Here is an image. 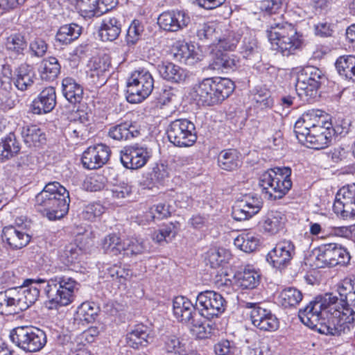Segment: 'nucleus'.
<instances>
[{
	"instance_id": "nucleus-38",
	"label": "nucleus",
	"mask_w": 355,
	"mask_h": 355,
	"mask_svg": "<svg viewBox=\"0 0 355 355\" xmlns=\"http://www.w3.org/2000/svg\"><path fill=\"white\" fill-rule=\"evenodd\" d=\"M82 28L76 24H65L60 27L55 35V41L67 45L79 37Z\"/></svg>"
},
{
	"instance_id": "nucleus-25",
	"label": "nucleus",
	"mask_w": 355,
	"mask_h": 355,
	"mask_svg": "<svg viewBox=\"0 0 355 355\" xmlns=\"http://www.w3.org/2000/svg\"><path fill=\"white\" fill-rule=\"evenodd\" d=\"M318 119H324L315 114L314 111L304 114L295 123L294 132L297 139L301 141H306L307 137L313 128H318Z\"/></svg>"
},
{
	"instance_id": "nucleus-17",
	"label": "nucleus",
	"mask_w": 355,
	"mask_h": 355,
	"mask_svg": "<svg viewBox=\"0 0 355 355\" xmlns=\"http://www.w3.org/2000/svg\"><path fill=\"white\" fill-rule=\"evenodd\" d=\"M318 128L311 130V133L306 137V140L300 143L307 148L315 150L323 149L329 146L331 141V122L325 119H318Z\"/></svg>"
},
{
	"instance_id": "nucleus-12",
	"label": "nucleus",
	"mask_w": 355,
	"mask_h": 355,
	"mask_svg": "<svg viewBox=\"0 0 355 355\" xmlns=\"http://www.w3.org/2000/svg\"><path fill=\"white\" fill-rule=\"evenodd\" d=\"M349 260L347 249L337 243H327L318 248L315 265L317 268L334 267L347 264Z\"/></svg>"
},
{
	"instance_id": "nucleus-20",
	"label": "nucleus",
	"mask_w": 355,
	"mask_h": 355,
	"mask_svg": "<svg viewBox=\"0 0 355 355\" xmlns=\"http://www.w3.org/2000/svg\"><path fill=\"white\" fill-rule=\"evenodd\" d=\"M150 157V152L143 146H132L121 151V162L124 167L138 169L143 167Z\"/></svg>"
},
{
	"instance_id": "nucleus-57",
	"label": "nucleus",
	"mask_w": 355,
	"mask_h": 355,
	"mask_svg": "<svg viewBox=\"0 0 355 355\" xmlns=\"http://www.w3.org/2000/svg\"><path fill=\"white\" fill-rule=\"evenodd\" d=\"M12 90L11 78H2L0 80V100L10 107L14 106V101L11 100Z\"/></svg>"
},
{
	"instance_id": "nucleus-56",
	"label": "nucleus",
	"mask_w": 355,
	"mask_h": 355,
	"mask_svg": "<svg viewBox=\"0 0 355 355\" xmlns=\"http://www.w3.org/2000/svg\"><path fill=\"white\" fill-rule=\"evenodd\" d=\"M193 334L196 335L200 339H205L210 337L214 330L213 326L207 322H196L193 320V323L188 325Z\"/></svg>"
},
{
	"instance_id": "nucleus-49",
	"label": "nucleus",
	"mask_w": 355,
	"mask_h": 355,
	"mask_svg": "<svg viewBox=\"0 0 355 355\" xmlns=\"http://www.w3.org/2000/svg\"><path fill=\"white\" fill-rule=\"evenodd\" d=\"M83 256L82 249L75 243L65 246L60 254L61 261L66 266H72L79 263Z\"/></svg>"
},
{
	"instance_id": "nucleus-30",
	"label": "nucleus",
	"mask_w": 355,
	"mask_h": 355,
	"mask_svg": "<svg viewBox=\"0 0 355 355\" xmlns=\"http://www.w3.org/2000/svg\"><path fill=\"white\" fill-rule=\"evenodd\" d=\"M235 282L243 289H253L260 282V275L252 266H248L242 271L234 275Z\"/></svg>"
},
{
	"instance_id": "nucleus-43",
	"label": "nucleus",
	"mask_w": 355,
	"mask_h": 355,
	"mask_svg": "<svg viewBox=\"0 0 355 355\" xmlns=\"http://www.w3.org/2000/svg\"><path fill=\"white\" fill-rule=\"evenodd\" d=\"M111 66L110 60L108 55H104L102 57L96 58L94 60L92 66L91 76L98 78V84L102 85L106 80V73L109 71Z\"/></svg>"
},
{
	"instance_id": "nucleus-13",
	"label": "nucleus",
	"mask_w": 355,
	"mask_h": 355,
	"mask_svg": "<svg viewBox=\"0 0 355 355\" xmlns=\"http://www.w3.org/2000/svg\"><path fill=\"white\" fill-rule=\"evenodd\" d=\"M245 307L251 309L250 319L254 327L263 331H275L279 328V320L270 310L252 302H247Z\"/></svg>"
},
{
	"instance_id": "nucleus-32",
	"label": "nucleus",
	"mask_w": 355,
	"mask_h": 355,
	"mask_svg": "<svg viewBox=\"0 0 355 355\" xmlns=\"http://www.w3.org/2000/svg\"><path fill=\"white\" fill-rule=\"evenodd\" d=\"M61 66L55 57L50 56L43 59L39 64L38 71L42 80H54L60 73Z\"/></svg>"
},
{
	"instance_id": "nucleus-29",
	"label": "nucleus",
	"mask_w": 355,
	"mask_h": 355,
	"mask_svg": "<svg viewBox=\"0 0 355 355\" xmlns=\"http://www.w3.org/2000/svg\"><path fill=\"white\" fill-rule=\"evenodd\" d=\"M21 150V144L13 132L0 140V162H4L16 157Z\"/></svg>"
},
{
	"instance_id": "nucleus-14",
	"label": "nucleus",
	"mask_w": 355,
	"mask_h": 355,
	"mask_svg": "<svg viewBox=\"0 0 355 355\" xmlns=\"http://www.w3.org/2000/svg\"><path fill=\"white\" fill-rule=\"evenodd\" d=\"M333 209L338 216L345 220L355 217V184L344 186L339 189Z\"/></svg>"
},
{
	"instance_id": "nucleus-7",
	"label": "nucleus",
	"mask_w": 355,
	"mask_h": 355,
	"mask_svg": "<svg viewBox=\"0 0 355 355\" xmlns=\"http://www.w3.org/2000/svg\"><path fill=\"white\" fill-rule=\"evenodd\" d=\"M326 80L325 74L320 69L307 66L297 73L295 90L300 98L309 101L319 96V89Z\"/></svg>"
},
{
	"instance_id": "nucleus-45",
	"label": "nucleus",
	"mask_w": 355,
	"mask_h": 355,
	"mask_svg": "<svg viewBox=\"0 0 355 355\" xmlns=\"http://www.w3.org/2000/svg\"><path fill=\"white\" fill-rule=\"evenodd\" d=\"M12 288H9L4 292H0V314L11 315L18 313Z\"/></svg>"
},
{
	"instance_id": "nucleus-11",
	"label": "nucleus",
	"mask_w": 355,
	"mask_h": 355,
	"mask_svg": "<svg viewBox=\"0 0 355 355\" xmlns=\"http://www.w3.org/2000/svg\"><path fill=\"white\" fill-rule=\"evenodd\" d=\"M226 306L227 302L222 295L213 291L201 292L196 297V306L199 313L208 320L220 315Z\"/></svg>"
},
{
	"instance_id": "nucleus-44",
	"label": "nucleus",
	"mask_w": 355,
	"mask_h": 355,
	"mask_svg": "<svg viewBox=\"0 0 355 355\" xmlns=\"http://www.w3.org/2000/svg\"><path fill=\"white\" fill-rule=\"evenodd\" d=\"M105 275L107 277H110L119 288H125L127 282L132 276L129 269L117 265L108 266Z\"/></svg>"
},
{
	"instance_id": "nucleus-8",
	"label": "nucleus",
	"mask_w": 355,
	"mask_h": 355,
	"mask_svg": "<svg viewBox=\"0 0 355 355\" xmlns=\"http://www.w3.org/2000/svg\"><path fill=\"white\" fill-rule=\"evenodd\" d=\"M11 341L21 350L35 353L44 348L47 342L45 332L33 326H19L10 331Z\"/></svg>"
},
{
	"instance_id": "nucleus-22",
	"label": "nucleus",
	"mask_w": 355,
	"mask_h": 355,
	"mask_svg": "<svg viewBox=\"0 0 355 355\" xmlns=\"http://www.w3.org/2000/svg\"><path fill=\"white\" fill-rule=\"evenodd\" d=\"M56 105V93L53 87L43 89L31 104V111L35 114L51 112Z\"/></svg>"
},
{
	"instance_id": "nucleus-24",
	"label": "nucleus",
	"mask_w": 355,
	"mask_h": 355,
	"mask_svg": "<svg viewBox=\"0 0 355 355\" xmlns=\"http://www.w3.org/2000/svg\"><path fill=\"white\" fill-rule=\"evenodd\" d=\"M2 239L10 247L17 250L25 247L31 241V236L22 226H7L3 229Z\"/></svg>"
},
{
	"instance_id": "nucleus-16",
	"label": "nucleus",
	"mask_w": 355,
	"mask_h": 355,
	"mask_svg": "<svg viewBox=\"0 0 355 355\" xmlns=\"http://www.w3.org/2000/svg\"><path fill=\"white\" fill-rule=\"evenodd\" d=\"M295 254V246L291 241H282L266 255L267 262L273 268L282 270L286 268Z\"/></svg>"
},
{
	"instance_id": "nucleus-36",
	"label": "nucleus",
	"mask_w": 355,
	"mask_h": 355,
	"mask_svg": "<svg viewBox=\"0 0 355 355\" xmlns=\"http://www.w3.org/2000/svg\"><path fill=\"white\" fill-rule=\"evenodd\" d=\"M341 306L355 307V281L350 279H344L338 286Z\"/></svg>"
},
{
	"instance_id": "nucleus-18",
	"label": "nucleus",
	"mask_w": 355,
	"mask_h": 355,
	"mask_svg": "<svg viewBox=\"0 0 355 355\" xmlns=\"http://www.w3.org/2000/svg\"><path fill=\"white\" fill-rule=\"evenodd\" d=\"M111 150L103 144L88 147L81 158L84 168L89 170L97 169L105 164L110 159Z\"/></svg>"
},
{
	"instance_id": "nucleus-60",
	"label": "nucleus",
	"mask_w": 355,
	"mask_h": 355,
	"mask_svg": "<svg viewBox=\"0 0 355 355\" xmlns=\"http://www.w3.org/2000/svg\"><path fill=\"white\" fill-rule=\"evenodd\" d=\"M105 178L101 174H94L87 178L85 181V186L89 191H98L105 187Z\"/></svg>"
},
{
	"instance_id": "nucleus-64",
	"label": "nucleus",
	"mask_w": 355,
	"mask_h": 355,
	"mask_svg": "<svg viewBox=\"0 0 355 355\" xmlns=\"http://www.w3.org/2000/svg\"><path fill=\"white\" fill-rule=\"evenodd\" d=\"M112 196L115 198H125L130 196L132 193V186L125 182L114 185L111 189Z\"/></svg>"
},
{
	"instance_id": "nucleus-41",
	"label": "nucleus",
	"mask_w": 355,
	"mask_h": 355,
	"mask_svg": "<svg viewBox=\"0 0 355 355\" xmlns=\"http://www.w3.org/2000/svg\"><path fill=\"white\" fill-rule=\"evenodd\" d=\"M21 134L24 141L28 146H37L46 141L45 134L35 125L23 127Z\"/></svg>"
},
{
	"instance_id": "nucleus-31",
	"label": "nucleus",
	"mask_w": 355,
	"mask_h": 355,
	"mask_svg": "<svg viewBox=\"0 0 355 355\" xmlns=\"http://www.w3.org/2000/svg\"><path fill=\"white\" fill-rule=\"evenodd\" d=\"M238 63L239 60L235 55L217 51L213 55L209 67L213 70L227 72L235 70L237 68Z\"/></svg>"
},
{
	"instance_id": "nucleus-9",
	"label": "nucleus",
	"mask_w": 355,
	"mask_h": 355,
	"mask_svg": "<svg viewBox=\"0 0 355 355\" xmlns=\"http://www.w3.org/2000/svg\"><path fill=\"white\" fill-rule=\"evenodd\" d=\"M154 80L151 73L145 69L132 73L127 81L126 98L131 103H141L153 92Z\"/></svg>"
},
{
	"instance_id": "nucleus-5",
	"label": "nucleus",
	"mask_w": 355,
	"mask_h": 355,
	"mask_svg": "<svg viewBox=\"0 0 355 355\" xmlns=\"http://www.w3.org/2000/svg\"><path fill=\"white\" fill-rule=\"evenodd\" d=\"M37 282L42 284L41 286L49 300L50 309H57L71 303L74 291L78 289V286L74 279L64 275H55L49 279L37 278Z\"/></svg>"
},
{
	"instance_id": "nucleus-46",
	"label": "nucleus",
	"mask_w": 355,
	"mask_h": 355,
	"mask_svg": "<svg viewBox=\"0 0 355 355\" xmlns=\"http://www.w3.org/2000/svg\"><path fill=\"white\" fill-rule=\"evenodd\" d=\"M98 307L94 302H83L78 306L76 314V320L87 324L93 322L97 316Z\"/></svg>"
},
{
	"instance_id": "nucleus-33",
	"label": "nucleus",
	"mask_w": 355,
	"mask_h": 355,
	"mask_svg": "<svg viewBox=\"0 0 355 355\" xmlns=\"http://www.w3.org/2000/svg\"><path fill=\"white\" fill-rule=\"evenodd\" d=\"M157 71L164 79L173 83H180L187 78L185 71L172 62H162L157 65Z\"/></svg>"
},
{
	"instance_id": "nucleus-34",
	"label": "nucleus",
	"mask_w": 355,
	"mask_h": 355,
	"mask_svg": "<svg viewBox=\"0 0 355 355\" xmlns=\"http://www.w3.org/2000/svg\"><path fill=\"white\" fill-rule=\"evenodd\" d=\"M240 153L235 149L222 150L218 156V166L225 171H232L241 165Z\"/></svg>"
},
{
	"instance_id": "nucleus-51",
	"label": "nucleus",
	"mask_w": 355,
	"mask_h": 355,
	"mask_svg": "<svg viewBox=\"0 0 355 355\" xmlns=\"http://www.w3.org/2000/svg\"><path fill=\"white\" fill-rule=\"evenodd\" d=\"M26 47L27 42L20 33L12 34L6 40V48L12 55H24Z\"/></svg>"
},
{
	"instance_id": "nucleus-37",
	"label": "nucleus",
	"mask_w": 355,
	"mask_h": 355,
	"mask_svg": "<svg viewBox=\"0 0 355 355\" xmlns=\"http://www.w3.org/2000/svg\"><path fill=\"white\" fill-rule=\"evenodd\" d=\"M15 87L21 91L28 89L34 83L35 73L31 66L21 64L16 70Z\"/></svg>"
},
{
	"instance_id": "nucleus-39",
	"label": "nucleus",
	"mask_w": 355,
	"mask_h": 355,
	"mask_svg": "<svg viewBox=\"0 0 355 355\" xmlns=\"http://www.w3.org/2000/svg\"><path fill=\"white\" fill-rule=\"evenodd\" d=\"M285 222L284 214L278 211H270L264 216L262 227L265 232L275 234L283 228Z\"/></svg>"
},
{
	"instance_id": "nucleus-52",
	"label": "nucleus",
	"mask_w": 355,
	"mask_h": 355,
	"mask_svg": "<svg viewBox=\"0 0 355 355\" xmlns=\"http://www.w3.org/2000/svg\"><path fill=\"white\" fill-rule=\"evenodd\" d=\"M279 297L282 304L286 307L296 306L302 301L303 297L302 292L293 287L284 289Z\"/></svg>"
},
{
	"instance_id": "nucleus-28",
	"label": "nucleus",
	"mask_w": 355,
	"mask_h": 355,
	"mask_svg": "<svg viewBox=\"0 0 355 355\" xmlns=\"http://www.w3.org/2000/svg\"><path fill=\"white\" fill-rule=\"evenodd\" d=\"M151 329L143 324H137L134 329L126 336L127 345L132 348L138 349L139 347L146 346L153 341L150 336Z\"/></svg>"
},
{
	"instance_id": "nucleus-47",
	"label": "nucleus",
	"mask_w": 355,
	"mask_h": 355,
	"mask_svg": "<svg viewBox=\"0 0 355 355\" xmlns=\"http://www.w3.org/2000/svg\"><path fill=\"white\" fill-rule=\"evenodd\" d=\"M234 245L245 252H254L259 245V239L252 233L242 234L238 236L234 242Z\"/></svg>"
},
{
	"instance_id": "nucleus-54",
	"label": "nucleus",
	"mask_w": 355,
	"mask_h": 355,
	"mask_svg": "<svg viewBox=\"0 0 355 355\" xmlns=\"http://www.w3.org/2000/svg\"><path fill=\"white\" fill-rule=\"evenodd\" d=\"M144 32V27L138 20H133L127 31L125 42L128 46L135 45L141 37Z\"/></svg>"
},
{
	"instance_id": "nucleus-59",
	"label": "nucleus",
	"mask_w": 355,
	"mask_h": 355,
	"mask_svg": "<svg viewBox=\"0 0 355 355\" xmlns=\"http://www.w3.org/2000/svg\"><path fill=\"white\" fill-rule=\"evenodd\" d=\"M236 349L234 343L227 339L219 340L214 346V351L216 355H232Z\"/></svg>"
},
{
	"instance_id": "nucleus-15",
	"label": "nucleus",
	"mask_w": 355,
	"mask_h": 355,
	"mask_svg": "<svg viewBox=\"0 0 355 355\" xmlns=\"http://www.w3.org/2000/svg\"><path fill=\"white\" fill-rule=\"evenodd\" d=\"M37 279H26L21 286L12 288L19 311L26 310L38 300L42 284L37 283Z\"/></svg>"
},
{
	"instance_id": "nucleus-50",
	"label": "nucleus",
	"mask_w": 355,
	"mask_h": 355,
	"mask_svg": "<svg viewBox=\"0 0 355 355\" xmlns=\"http://www.w3.org/2000/svg\"><path fill=\"white\" fill-rule=\"evenodd\" d=\"M123 242L115 234H110L105 236L101 241V247L104 252L112 255H118L123 252Z\"/></svg>"
},
{
	"instance_id": "nucleus-1",
	"label": "nucleus",
	"mask_w": 355,
	"mask_h": 355,
	"mask_svg": "<svg viewBox=\"0 0 355 355\" xmlns=\"http://www.w3.org/2000/svg\"><path fill=\"white\" fill-rule=\"evenodd\" d=\"M338 300L332 293L318 295L299 310L298 316L303 324L320 334L349 335L355 328V311L347 306H338Z\"/></svg>"
},
{
	"instance_id": "nucleus-2",
	"label": "nucleus",
	"mask_w": 355,
	"mask_h": 355,
	"mask_svg": "<svg viewBox=\"0 0 355 355\" xmlns=\"http://www.w3.org/2000/svg\"><path fill=\"white\" fill-rule=\"evenodd\" d=\"M35 207L51 220L64 217L69 208V193L58 182H51L36 195Z\"/></svg>"
},
{
	"instance_id": "nucleus-35",
	"label": "nucleus",
	"mask_w": 355,
	"mask_h": 355,
	"mask_svg": "<svg viewBox=\"0 0 355 355\" xmlns=\"http://www.w3.org/2000/svg\"><path fill=\"white\" fill-rule=\"evenodd\" d=\"M62 88L63 96L71 103H80L83 99V89L72 78H64L62 82Z\"/></svg>"
},
{
	"instance_id": "nucleus-62",
	"label": "nucleus",
	"mask_w": 355,
	"mask_h": 355,
	"mask_svg": "<svg viewBox=\"0 0 355 355\" xmlns=\"http://www.w3.org/2000/svg\"><path fill=\"white\" fill-rule=\"evenodd\" d=\"M225 250L223 248L210 249L207 252V259L211 268H216L225 261Z\"/></svg>"
},
{
	"instance_id": "nucleus-27",
	"label": "nucleus",
	"mask_w": 355,
	"mask_h": 355,
	"mask_svg": "<svg viewBox=\"0 0 355 355\" xmlns=\"http://www.w3.org/2000/svg\"><path fill=\"white\" fill-rule=\"evenodd\" d=\"M140 135V129L136 124L130 121H123L112 125L108 130V136L112 139L119 141L130 140Z\"/></svg>"
},
{
	"instance_id": "nucleus-55",
	"label": "nucleus",
	"mask_w": 355,
	"mask_h": 355,
	"mask_svg": "<svg viewBox=\"0 0 355 355\" xmlns=\"http://www.w3.org/2000/svg\"><path fill=\"white\" fill-rule=\"evenodd\" d=\"M164 349L167 353L178 354L182 355L185 352L184 345L182 344L179 338L175 335H165L163 337Z\"/></svg>"
},
{
	"instance_id": "nucleus-42",
	"label": "nucleus",
	"mask_w": 355,
	"mask_h": 355,
	"mask_svg": "<svg viewBox=\"0 0 355 355\" xmlns=\"http://www.w3.org/2000/svg\"><path fill=\"white\" fill-rule=\"evenodd\" d=\"M239 49L243 58L253 60L259 59L260 57L257 41L254 36L248 33L243 37Z\"/></svg>"
},
{
	"instance_id": "nucleus-53",
	"label": "nucleus",
	"mask_w": 355,
	"mask_h": 355,
	"mask_svg": "<svg viewBox=\"0 0 355 355\" xmlns=\"http://www.w3.org/2000/svg\"><path fill=\"white\" fill-rule=\"evenodd\" d=\"M179 223H170L165 225L158 230L155 231L152 234V239L153 241L158 243H161L162 241H167V238L170 239L175 237L177 234V229Z\"/></svg>"
},
{
	"instance_id": "nucleus-4",
	"label": "nucleus",
	"mask_w": 355,
	"mask_h": 355,
	"mask_svg": "<svg viewBox=\"0 0 355 355\" xmlns=\"http://www.w3.org/2000/svg\"><path fill=\"white\" fill-rule=\"evenodd\" d=\"M266 35L272 49L284 56L295 54L302 44V36L295 26L285 21H271L268 25Z\"/></svg>"
},
{
	"instance_id": "nucleus-61",
	"label": "nucleus",
	"mask_w": 355,
	"mask_h": 355,
	"mask_svg": "<svg viewBox=\"0 0 355 355\" xmlns=\"http://www.w3.org/2000/svg\"><path fill=\"white\" fill-rule=\"evenodd\" d=\"M197 36L200 40H209L212 44L217 40L214 26L210 24H202L197 31Z\"/></svg>"
},
{
	"instance_id": "nucleus-21",
	"label": "nucleus",
	"mask_w": 355,
	"mask_h": 355,
	"mask_svg": "<svg viewBox=\"0 0 355 355\" xmlns=\"http://www.w3.org/2000/svg\"><path fill=\"white\" fill-rule=\"evenodd\" d=\"M261 202L258 198L245 197L238 200L232 207V216L237 221L248 220L261 209Z\"/></svg>"
},
{
	"instance_id": "nucleus-19",
	"label": "nucleus",
	"mask_w": 355,
	"mask_h": 355,
	"mask_svg": "<svg viewBox=\"0 0 355 355\" xmlns=\"http://www.w3.org/2000/svg\"><path fill=\"white\" fill-rule=\"evenodd\" d=\"M189 14L184 10H173L164 12L157 18L159 27L168 32H177L186 28L190 23Z\"/></svg>"
},
{
	"instance_id": "nucleus-48",
	"label": "nucleus",
	"mask_w": 355,
	"mask_h": 355,
	"mask_svg": "<svg viewBox=\"0 0 355 355\" xmlns=\"http://www.w3.org/2000/svg\"><path fill=\"white\" fill-rule=\"evenodd\" d=\"M98 0H76V8L84 18L99 17L103 12L98 10Z\"/></svg>"
},
{
	"instance_id": "nucleus-6",
	"label": "nucleus",
	"mask_w": 355,
	"mask_h": 355,
	"mask_svg": "<svg viewBox=\"0 0 355 355\" xmlns=\"http://www.w3.org/2000/svg\"><path fill=\"white\" fill-rule=\"evenodd\" d=\"M291 169L289 167H276L261 174L259 185L268 199H280L292 187Z\"/></svg>"
},
{
	"instance_id": "nucleus-58",
	"label": "nucleus",
	"mask_w": 355,
	"mask_h": 355,
	"mask_svg": "<svg viewBox=\"0 0 355 355\" xmlns=\"http://www.w3.org/2000/svg\"><path fill=\"white\" fill-rule=\"evenodd\" d=\"M123 254L129 255L141 254L145 250L144 242L137 238H131L123 241Z\"/></svg>"
},
{
	"instance_id": "nucleus-40",
	"label": "nucleus",
	"mask_w": 355,
	"mask_h": 355,
	"mask_svg": "<svg viewBox=\"0 0 355 355\" xmlns=\"http://www.w3.org/2000/svg\"><path fill=\"white\" fill-rule=\"evenodd\" d=\"M335 66L340 76L355 83V56H340L336 60Z\"/></svg>"
},
{
	"instance_id": "nucleus-23",
	"label": "nucleus",
	"mask_w": 355,
	"mask_h": 355,
	"mask_svg": "<svg viewBox=\"0 0 355 355\" xmlns=\"http://www.w3.org/2000/svg\"><path fill=\"white\" fill-rule=\"evenodd\" d=\"M196 305L187 297L178 296L174 298L173 302V314L176 319L187 325L193 323V320L196 315Z\"/></svg>"
},
{
	"instance_id": "nucleus-63",
	"label": "nucleus",
	"mask_w": 355,
	"mask_h": 355,
	"mask_svg": "<svg viewBox=\"0 0 355 355\" xmlns=\"http://www.w3.org/2000/svg\"><path fill=\"white\" fill-rule=\"evenodd\" d=\"M29 48L34 56L42 58L47 51L48 44L43 39L37 37L30 43Z\"/></svg>"
},
{
	"instance_id": "nucleus-26",
	"label": "nucleus",
	"mask_w": 355,
	"mask_h": 355,
	"mask_svg": "<svg viewBox=\"0 0 355 355\" xmlns=\"http://www.w3.org/2000/svg\"><path fill=\"white\" fill-rule=\"evenodd\" d=\"M122 24L114 16H105L98 28V36L103 42L116 40L121 33Z\"/></svg>"
},
{
	"instance_id": "nucleus-10",
	"label": "nucleus",
	"mask_w": 355,
	"mask_h": 355,
	"mask_svg": "<svg viewBox=\"0 0 355 355\" xmlns=\"http://www.w3.org/2000/svg\"><path fill=\"white\" fill-rule=\"evenodd\" d=\"M166 134L169 141L178 147L191 146L198 138L195 125L187 119L171 121L167 127Z\"/></svg>"
},
{
	"instance_id": "nucleus-3",
	"label": "nucleus",
	"mask_w": 355,
	"mask_h": 355,
	"mask_svg": "<svg viewBox=\"0 0 355 355\" xmlns=\"http://www.w3.org/2000/svg\"><path fill=\"white\" fill-rule=\"evenodd\" d=\"M234 89V83L229 78H207L193 85L191 95L198 105L212 106L222 103Z\"/></svg>"
}]
</instances>
